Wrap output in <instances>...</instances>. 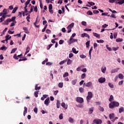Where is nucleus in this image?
<instances>
[{
    "label": "nucleus",
    "instance_id": "9b49d317",
    "mask_svg": "<svg viewBox=\"0 0 124 124\" xmlns=\"http://www.w3.org/2000/svg\"><path fill=\"white\" fill-rule=\"evenodd\" d=\"M88 37V38H90V35L86 33H83L81 34V37Z\"/></svg>",
    "mask_w": 124,
    "mask_h": 124
},
{
    "label": "nucleus",
    "instance_id": "79ce46f5",
    "mask_svg": "<svg viewBox=\"0 0 124 124\" xmlns=\"http://www.w3.org/2000/svg\"><path fill=\"white\" fill-rule=\"evenodd\" d=\"M89 112H90V114H93V108H90Z\"/></svg>",
    "mask_w": 124,
    "mask_h": 124
},
{
    "label": "nucleus",
    "instance_id": "09e8293b",
    "mask_svg": "<svg viewBox=\"0 0 124 124\" xmlns=\"http://www.w3.org/2000/svg\"><path fill=\"white\" fill-rule=\"evenodd\" d=\"M34 96L35 97H38V91H35L34 92Z\"/></svg>",
    "mask_w": 124,
    "mask_h": 124
},
{
    "label": "nucleus",
    "instance_id": "4d7b16f0",
    "mask_svg": "<svg viewBox=\"0 0 124 124\" xmlns=\"http://www.w3.org/2000/svg\"><path fill=\"white\" fill-rule=\"evenodd\" d=\"M93 14H98V13H99V11H98V10H93Z\"/></svg>",
    "mask_w": 124,
    "mask_h": 124
},
{
    "label": "nucleus",
    "instance_id": "37998d69",
    "mask_svg": "<svg viewBox=\"0 0 124 124\" xmlns=\"http://www.w3.org/2000/svg\"><path fill=\"white\" fill-rule=\"evenodd\" d=\"M101 71L103 73H105V72L106 71V67H105L104 68H102L101 69Z\"/></svg>",
    "mask_w": 124,
    "mask_h": 124
},
{
    "label": "nucleus",
    "instance_id": "5701e85b",
    "mask_svg": "<svg viewBox=\"0 0 124 124\" xmlns=\"http://www.w3.org/2000/svg\"><path fill=\"white\" fill-rule=\"evenodd\" d=\"M113 100H114V97L113 96V95H111L110 96V97L108 99V101L110 102H112V101H113Z\"/></svg>",
    "mask_w": 124,
    "mask_h": 124
},
{
    "label": "nucleus",
    "instance_id": "473e14b6",
    "mask_svg": "<svg viewBox=\"0 0 124 124\" xmlns=\"http://www.w3.org/2000/svg\"><path fill=\"white\" fill-rule=\"evenodd\" d=\"M58 86L59 88H62V87H63V83L60 82L58 84Z\"/></svg>",
    "mask_w": 124,
    "mask_h": 124
},
{
    "label": "nucleus",
    "instance_id": "8fccbe9b",
    "mask_svg": "<svg viewBox=\"0 0 124 124\" xmlns=\"http://www.w3.org/2000/svg\"><path fill=\"white\" fill-rule=\"evenodd\" d=\"M108 46H108V45H107L106 46V47L107 49L108 50V51H112V48H111V47H108Z\"/></svg>",
    "mask_w": 124,
    "mask_h": 124
},
{
    "label": "nucleus",
    "instance_id": "0e129e2a",
    "mask_svg": "<svg viewBox=\"0 0 124 124\" xmlns=\"http://www.w3.org/2000/svg\"><path fill=\"white\" fill-rule=\"evenodd\" d=\"M34 11H35V12H37L38 11V9H37V6H35V7H34Z\"/></svg>",
    "mask_w": 124,
    "mask_h": 124
},
{
    "label": "nucleus",
    "instance_id": "4be33fe9",
    "mask_svg": "<svg viewBox=\"0 0 124 124\" xmlns=\"http://www.w3.org/2000/svg\"><path fill=\"white\" fill-rule=\"evenodd\" d=\"M56 106L57 108H60V106H61V103H60V101H59V100H57Z\"/></svg>",
    "mask_w": 124,
    "mask_h": 124
},
{
    "label": "nucleus",
    "instance_id": "338daca9",
    "mask_svg": "<svg viewBox=\"0 0 124 124\" xmlns=\"http://www.w3.org/2000/svg\"><path fill=\"white\" fill-rule=\"evenodd\" d=\"M48 62V59L46 58V60L42 62V64H45V62Z\"/></svg>",
    "mask_w": 124,
    "mask_h": 124
},
{
    "label": "nucleus",
    "instance_id": "603ef678",
    "mask_svg": "<svg viewBox=\"0 0 124 124\" xmlns=\"http://www.w3.org/2000/svg\"><path fill=\"white\" fill-rule=\"evenodd\" d=\"M14 59H15V60H18L19 58H18V57L17 56V54H15L14 56H13Z\"/></svg>",
    "mask_w": 124,
    "mask_h": 124
},
{
    "label": "nucleus",
    "instance_id": "e433bc0d",
    "mask_svg": "<svg viewBox=\"0 0 124 124\" xmlns=\"http://www.w3.org/2000/svg\"><path fill=\"white\" fill-rule=\"evenodd\" d=\"M92 51H93V46H92L89 50V56L90 58L91 59V54H92Z\"/></svg>",
    "mask_w": 124,
    "mask_h": 124
},
{
    "label": "nucleus",
    "instance_id": "f3484780",
    "mask_svg": "<svg viewBox=\"0 0 124 124\" xmlns=\"http://www.w3.org/2000/svg\"><path fill=\"white\" fill-rule=\"evenodd\" d=\"M28 112V108H27V107H24V110L23 112V116H26V114Z\"/></svg>",
    "mask_w": 124,
    "mask_h": 124
},
{
    "label": "nucleus",
    "instance_id": "864d4df0",
    "mask_svg": "<svg viewBox=\"0 0 124 124\" xmlns=\"http://www.w3.org/2000/svg\"><path fill=\"white\" fill-rule=\"evenodd\" d=\"M59 119H60V120H62V119H63V115L62 113H61L59 115Z\"/></svg>",
    "mask_w": 124,
    "mask_h": 124
},
{
    "label": "nucleus",
    "instance_id": "dca6fc26",
    "mask_svg": "<svg viewBox=\"0 0 124 124\" xmlns=\"http://www.w3.org/2000/svg\"><path fill=\"white\" fill-rule=\"evenodd\" d=\"M6 14H7V12H6V13L1 12V13H0V16H4L5 18H6V17H7V15H6Z\"/></svg>",
    "mask_w": 124,
    "mask_h": 124
},
{
    "label": "nucleus",
    "instance_id": "4c0bfd02",
    "mask_svg": "<svg viewBox=\"0 0 124 124\" xmlns=\"http://www.w3.org/2000/svg\"><path fill=\"white\" fill-rule=\"evenodd\" d=\"M76 36V33H74L72 34V36L70 37V40H71L72 39H74L73 38Z\"/></svg>",
    "mask_w": 124,
    "mask_h": 124
},
{
    "label": "nucleus",
    "instance_id": "2eb2a0df",
    "mask_svg": "<svg viewBox=\"0 0 124 124\" xmlns=\"http://www.w3.org/2000/svg\"><path fill=\"white\" fill-rule=\"evenodd\" d=\"M73 27H74V23L73 22L72 23H71L70 25H69L68 26V27H67V29H72V28H73Z\"/></svg>",
    "mask_w": 124,
    "mask_h": 124
},
{
    "label": "nucleus",
    "instance_id": "b1692460",
    "mask_svg": "<svg viewBox=\"0 0 124 124\" xmlns=\"http://www.w3.org/2000/svg\"><path fill=\"white\" fill-rule=\"evenodd\" d=\"M119 68L114 69L111 71V73H115L116 72H118V71H119Z\"/></svg>",
    "mask_w": 124,
    "mask_h": 124
},
{
    "label": "nucleus",
    "instance_id": "5fc2aeb1",
    "mask_svg": "<svg viewBox=\"0 0 124 124\" xmlns=\"http://www.w3.org/2000/svg\"><path fill=\"white\" fill-rule=\"evenodd\" d=\"M86 77V74L84 73L81 75V79H84Z\"/></svg>",
    "mask_w": 124,
    "mask_h": 124
},
{
    "label": "nucleus",
    "instance_id": "423d86ee",
    "mask_svg": "<svg viewBox=\"0 0 124 124\" xmlns=\"http://www.w3.org/2000/svg\"><path fill=\"white\" fill-rule=\"evenodd\" d=\"M93 123L96 124H102V121L101 119H95L93 120Z\"/></svg>",
    "mask_w": 124,
    "mask_h": 124
},
{
    "label": "nucleus",
    "instance_id": "49530a36",
    "mask_svg": "<svg viewBox=\"0 0 124 124\" xmlns=\"http://www.w3.org/2000/svg\"><path fill=\"white\" fill-rule=\"evenodd\" d=\"M88 4H90V5H91L92 6H93V5H94V4H95V3H94V2H90V1H88Z\"/></svg>",
    "mask_w": 124,
    "mask_h": 124
},
{
    "label": "nucleus",
    "instance_id": "f257e3e1",
    "mask_svg": "<svg viewBox=\"0 0 124 124\" xmlns=\"http://www.w3.org/2000/svg\"><path fill=\"white\" fill-rule=\"evenodd\" d=\"M119 106H120V103L116 101L111 102L109 104V107L110 109H114L115 107H119Z\"/></svg>",
    "mask_w": 124,
    "mask_h": 124
},
{
    "label": "nucleus",
    "instance_id": "bf43d9fd",
    "mask_svg": "<svg viewBox=\"0 0 124 124\" xmlns=\"http://www.w3.org/2000/svg\"><path fill=\"white\" fill-rule=\"evenodd\" d=\"M81 24L83 25V26H87V22L86 21H82L81 22Z\"/></svg>",
    "mask_w": 124,
    "mask_h": 124
},
{
    "label": "nucleus",
    "instance_id": "cd10ccee",
    "mask_svg": "<svg viewBox=\"0 0 124 124\" xmlns=\"http://www.w3.org/2000/svg\"><path fill=\"white\" fill-rule=\"evenodd\" d=\"M123 38H119L118 39H116V42H123Z\"/></svg>",
    "mask_w": 124,
    "mask_h": 124
},
{
    "label": "nucleus",
    "instance_id": "774afa93",
    "mask_svg": "<svg viewBox=\"0 0 124 124\" xmlns=\"http://www.w3.org/2000/svg\"><path fill=\"white\" fill-rule=\"evenodd\" d=\"M33 8H34V6H31L30 9V12H32L33 11Z\"/></svg>",
    "mask_w": 124,
    "mask_h": 124
},
{
    "label": "nucleus",
    "instance_id": "39448f33",
    "mask_svg": "<svg viewBox=\"0 0 124 124\" xmlns=\"http://www.w3.org/2000/svg\"><path fill=\"white\" fill-rule=\"evenodd\" d=\"M77 41H78V39H72L71 40H70V39L67 41V43H68L69 45H71V44H72V43H74V42H77Z\"/></svg>",
    "mask_w": 124,
    "mask_h": 124
},
{
    "label": "nucleus",
    "instance_id": "72a5a7b5",
    "mask_svg": "<svg viewBox=\"0 0 124 124\" xmlns=\"http://www.w3.org/2000/svg\"><path fill=\"white\" fill-rule=\"evenodd\" d=\"M76 83H77V79H74L72 81V85H76Z\"/></svg>",
    "mask_w": 124,
    "mask_h": 124
},
{
    "label": "nucleus",
    "instance_id": "6e6552de",
    "mask_svg": "<svg viewBox=\"0 0 124 124\" xmlns=\"http://www.w3.org/2000/svg\"><path fill=\"white\" fill-rule=\"evenodd\" d=\"M53 8V6L52 5V4H50L48 6V9H49V12L51 14H53L54 13V11H53V10H52Z\"/></svg>",
    "mask_w": 124,
    "mask_h": 124
},
{
    "label": "nucleus",
    "instance_id": "c85d7f7f",
    "mask_svg": "<svg viewBox=\"0 0 124 124\" xmlns=\"http://www.w3.org/2000/svg\"><path fill=\"white\" fill-rule=\"evenodd\" d=\"M84 88H83V87H80L79 88V91L80 92V93H84Z\"/></svg>",
    "mask_w": 124,
    "mask_h": 124
},
{
    "label": "nucleus",
    "instance_id": "ddd939ff",
    "mask_svg": "<svg viewBox=\"0 0 124 124\" xmlns=\"http://www.w3.org/2000/svg\"><path fill=\"white\" fill-rule=\"evenodd\" d=\"M93 34L95 37H96V38H98L99 39L100 38V35L99 34H97V33L95 32H93Z\"/></svg>",
    "mask_w": 124,
    "mask_h": 124
},
{
    "label": "nucleus",
    "instance_id": "7c9ffc66",
    "mask_svg": "<svg viewBox=\"0 0 124 124\" xmlns=\"http://www.w3.org/2000/svg\"><path fill=\"white\" fill-rule=\"evenodd\" d=\"M17 9H18V7H16L15 8H14V9L12 11V13H15L16 11H17Z\"/></svg>",
    "mask_w": 124,
    "mask_h": 124
},
{
    "label": "nucleus",
    "instance_id": "0eeeda50",
    "mask_svg": "<svg viewBox=\"0 0 124 124\" xmlns=\"http://www.w3.org/2000/svg\"><path fill=\"white\" fill-rule=\"evenodd\" d=\"M106 81V79L105 78L101 77L98 79V82L99 83H101V84L104 83Z\"/></svg>",
    "mask_w": 124,
    "mask_h": 124
},
{
    "label": "nucleus",
    "instance_id": "c756f323",
    "mask_svg": "<svg viewBox=\"0 0 124 124\" xmlns=\"http://www.w3.org/2000/svg\"><path fill=\"white\" fill-rule=\"evenodd\" d=\"M67 62V60H66L62 61L60 62L59 64H60V65H62V64H63V63H65V62Z\"/></svg>",
    "mask_w": 124,
    "mask_h": 124
},
{
    "label": "nucleus",
    "instance_id": "e2e57ef3",
    "mask_svg": "<svg viewBox=\"0 0 124 124\" xmlns=\"http://www.w3.org/2000/svg\"><path fill=\"white\" fill-rule=\"evenodd\" d=\"M108 86H109V87H110V88H114V85H113L111 83H108Z\"/></svg>",
    "mask_w": 124,
    "mask_h": 124
},
{
    "label": "nucleus",
    "instance_id": "20e7f679",
    "mask_svg": "<svg viewBox=\"0 0 124 124\" xmlns=\"http://www.w3.org/2000/svg\"><path fill=\"white\" fill-rule=\"evenodd\" d=\"M76 100L77 102H78V103H83L84 102V99L82 97H77V98L76 99Z\"/></svg>",
    "mask_w": 124,
    "mask_h": 124
},
{
    "label": "nucleus",
    "instance_id": "f8f14e48",
    "mask_svg": "<svg viewBox=\"0 0 124 124\" xmlns=\"http://www.w3.org/2000/svg\"><path fill=\"white\" fill-rule=\"evenodd\" d=\"M117 1L116 2V4H123L124 3V0H117Z\"/></svg>",
    "mask_w": 124,
    "mask_h": 124
},
{
    "label": "nucleus",
    "instance_id": "3c124183",
    "mask_svg": "<svg viewBox=\"0 0 124 124\" xmlns=\"http://www.w3.org/2000/svg\"><path fill=\"white\" fill-rule=\"evenodd\" d=\"M68 75H69L68 73L66 72V73H65V74H63V77L64 78H65V77H67V76H68Z\"/></svg>",
    "mask_w": 124,
    "mask_h": 124
},
{
    "label": "nucleus",
    "instance_id": "4468645a",
    "mask_svg": "<svg viewBox=\"0 0 124 124\" xmlns=\"http://www.w3.org/2000/svg\"><path fill=\"white\" fill-rule=\"evenodd\" d=\"M109 118L110 120H113L115 118V114L111 113L109 115Z\"/></svg>",
    "mask_w": 124,
    "mask_h": 124
},
{
    "label": "nucleus",
    "instance_id": "f03ea898",
    "mask_svg": "<svg viewBox=\"0 0 124 124\" xmlns=\"http://www.w3.org/2000/svg\"><path fill=\"white\" fill-rule=\"evenodd\" d=\"M93 98V93L92 92H88V95L86 97V100L87 103H90V100Z\"/></svg>",
    "mask_w": 124,
    "mask_h": 124
},
{
    "label": "nucleus",
    "instance_id": "bb28decb",
    "mask_svg": "<svg viewBox=\"0 0 124 124\" xmlns=\"http://www.w3.org/2000/svg\"><path fill=\"white\" fill-rule=\"evenodd\" d=\"M9 36V35H7V34L5 36L6 39L5 40V41L6 42V43H8V40H9V39H8Z\"/></svg>",
    "mask_w": 124,
    "mask_h": 124
},
{
    "label": "nucleus",
    "instance_id": "a211bd4d",
    "mask_svg": "<svg viewBox=\"0 0 124 124\" xmlns=\"http://www.w3.org/2000/svg\"><path fill=\"white\" fill-rule=\"evenodd\" d=\"M30 50H31V48L30 47V46H27L26 49V52H25V55H27V54H28V53L30 52Z\"/></svg>",
    "mask_w": 124,
    "mask_h": 124
},
{
    "label": "nucleus",
    "instance_id": "f704fd0d",
    "mask_svg": "<svg viewBox=\"0 0 124 124\" xmlns=\"http://www.w3.org/2000/svg\"><path fill=\"white\" fill-rule=\"evenodd\" d=\"M31 19V15H29L27 17H26V19L28 22H30V19Z\"/></svg>",
    "mask_w": 124,
    "mask_h": 124
},
{
    "label": "nucleus",
    "instance_id": "9d476101",
    "mask_svg": "<svg viewBox=\"0 0 124 124\" xmlns=\"http://www.w3.org/2000/svg\"><path fill=\"white\" fill-rule=\"evenodd\" d=\"M22 29L23 31H24V32H25V33H30V31H29L28 27H24Z\"/></svg>",
    "mask_w": 124,
    "mask_h": 124
},
{
    "label": "nucleus",
    "instance_id": "680f3d73",
    "mask_svg": "<svg viewBox=\"0 0 124 124\" xmlns=\"http://www.w3.org/2000/svg\"><path fill=\"white\" fill-rule=\"evenodd\" d=\"M38 109L37 108H34L33 109V111L34 112V113H35V114H37V111H38Z\"/></svg>",
    "mask_w": 124,
    "mask_h": 124
},
{
    "label": "nucleus",
    "instance_id": "412c9836",
    "mask_svg": "<svg viewBox=\"0 0 124 124\" xmlns=\"http://www.w3.org/2000/svg\"><path fill=\"white\" fill-rule=\"evenodd\" d=\"M68 121L70 123H71V124H73V123H74V119H73L71 117H69L68 119Z\"/></svg>",
    "mask_w": 124,
    "mask_h": 124
},
{
    "label": "nucleus",
    "instance_id": "a18cd8bd",
    "mask_svg": "<svg viewBox=\"0 0 124 124\" xmlns=\"http://www.w3.org/2000/svg\"><path fill=\"white\" fill-rule=\"evenodd\" d=\"M17 50V48H15L13 49L11 51V54H13L15 52H16V50Z\"/></svg>",
    "mask_w": 124,
    "mask_h": 124
},
{
    "label": "nucleus",
    "instance_id": "c9c22d12",
    "mask_svg": "<svg viewBox=\"0 0 124 124\" xmlns=\"http://www.w3.org/2000/svg\"><path fill=\"white\" fill-rule=\"evenodd\" d=\"M124 107H121V108H119V112L122 113V112H124Z\"/></svg>",
    "mask_w": 124,
    "mask_h": 124
},
{
    "label": "nucleus",
    "instance_id": "6e6d98bb",
    "mask_svg": "<svg viewBox=\"0 0 124 124\" xmlns=\"http://www.w3.org/2000/svg\"><path fill=\"white\" fill-rule=\"evenodd\" d=\"M46 33H47L48 34H50V33H51V30H49V29H47L46 31Z\"/></svg>",
    "mask_w": 124,
    "mask_h": 124
},
{
    "label": "nucleus",
    "instance_id": "13d9d810",
    "mask_svg": "<svg viewBox=\"0 0 124 124\" xmlns=\"http://www.w3.org/2000/svg\"><path fill=\"white\" fill-rule=\"evenodd\" d=\"M53 46V44H50L48 46L46 47L47 50H49V49L51 48V46Z\"/></svg>",
    "mask_w": 124,
    "mask_h": 124
},
{
    "label": "nucleus",
    "instance_id": "aec40b11",
    "mask_svg": "<svg viewBox=\"0 0 124 124\" xmlns=\"http://www.w3.org/2000/svg\"><path fill=\"white\" fill-rule=\"evenodd\" d=\"M4 20H5V16H2L0 18V23H2Z\"/></svg>",
    "mask_w": 124,
    "mask_h": 124
},
{
    "label": "nucleus",
    "instance_id": "6ab92c4d",
    "mask_svg": "<svg viewBox=\"0 0 124 124\" xmlns=\"http://www.w3.org/2000/svg\"><path fill=\"white\" fill-rule=\"evenodd\" d=\"M40 89H41V87H40V86L38 87V84H36V85L35 86V90L36 91H39V90H40Z\"/></svg>",
    "mask_w": 124,
    "mask_h": 124
},
{
    "label": "nucleus",
    "instance_id": "2f4dec72",
    "mask_svg": "<svg viewBox=\"0 0 124 124\" xmlns=\"http://www.w3.org/2000/svg\"><path fill=\"white\" fill-rule=\"evenodd\" d=\"M71 62H72V61H71V60L70 59L68 60L67 62V65H69L70 64H71Z\"/></svg>",
    "mask_w": 124,
    "mask_h": 124
},
{
    "label": "nucleus",
    "instance_id": "a19ab883",
    "mask_svg": "<svg viewBox=\"0 0 124 124\" xmlns=\"http://www.w3.org/2000/svg\"><path fill=\"white\" fill-rule=\"evenodd\" d=\"M86 45L87 48H89V47H90V41H88L86 43Z\"/></svg>",
    "mask_w": 124,
    "mask_h": 124
},
{
    "label": "nucleus",
    "instance_id": "7ed1b4c3",
    "mask_svg": "<svg viewBox=\"0 0 124 124\" xmlns=\"http://www.w3.org/2000/svg\"><path fill=\"white\" fill-rule=\"evenodd\" d=\"M85 87H87L88 88H91V87H93V83L91 81H89V82L86 83H83V88H85Z\"/></svg>",
    "mask_w": 124,
    "mask_h": 124
},
{
    "label": "nucleus",
    "instance_id": "a878e982",
    "mask_svg": "<svg viewBox=\"0 0 124 124\" xmlns=\"http://www.w3.org/2000/svg\"><path fill=\"white\" fill-rule=\"evenodd\" d=\"M118 78H119V79H124V75H123V74H119L118 75Z\"/></svg>",
    "mask_w": 124,
    "mask_h": 124
},
{
    "label": "nucleus",
    "instance_id": "052dcab7",
    "mask_svg": "<svg viewBox=\"0 0 124 124\" xmlns=\"http://www.w3.org/2000/svg\"><path fill=\"white\" fill-rule=\"evenodd\" d=\"M118 35V33L117 32H115L113 34V37L115 39H116V38H117V36Z\"/></svg>",
    "mask_w": 124,
    "mask_h": 124
},
{
    "label": "nucleus",
    "instance_id": "ea45409f",
    "mask_svg": "<svg viewBox=\"0 0 124 124\" xmlns=\"http://www.w3.org/2000/svg\"><path fill=\"white\" fill-rule=\"evenodd\" d=\"M47 24H46L45 26L44 29L42 30V32H44V31H46V29H47Z\"/></svg>",
    "mask_w": 124,
    "mask_h": 124
},
{
    "label": "nucleus",
    "instance_id": "58836bf2",
    "mask_svg": "<svg viewBox=\"0 0 124 124\" xmlns=\"http://www.w3.org/2000/svg\"><path fill=\"white\" fill-rule=\"evenodd\" d=\"M98 109L99 110L101 111V112H104V108H103V107H101L100 106L99 107Z\"/></svg>",
    "mask_w": 124,
    "mask_h": 124
},
{
    "label": "nucleus",
    "instance_id": "393cba45",
    "mask_svg": "<svg viewBox=\"0 0 124 124\" xmlns=\"http://www.w3.org/2000/svg\"><path fill=\"white\" fill-rule=\"evenodd\" d=\"M72 50L73 53H74V54H78V52H79V51H76V49L74 47H73Z\"/></svg>",
    "mask_w": 124,
    "mask_h": 124
},
{
    "label": "nucleus",
    "instance_id": "de8ad7c7",
    "mask_svg": "<svg viewBox=\"0 0 124 124\" xmlns=\"http://www.w3.org/2000/svg\"><path fill=\"white\" fill-rule=\"evenodd\" d=\"M6 49H7V47L6 46H1L0 48V50H6Z\"/></svg>",
    "mask_w": 124,
    "mask_h": 124
},
{
    "label": "nucleus",
    "instance_id": "1a4fd4ad",
    "mask_svg": "<svg viewBox=\"0 0 124 124\" xmlns=\"http://www.w3.org/2000/svg\"><path fill=\"white\" fill-rule=\"evenodd\" d=\"M49 101H50V98L47 97L44 102L45 104L46 105V106H49Z\"/></svg>",
    "mask_w": 124,
    "mask_h": 124
},
{
    "label": "nucleus",
    "instance_id": "c03bdc74",
    "mask_svg": "<svg viewBox=\"0 0 124 124\" xmlns=\"http://www.w3.org/2000/svg\"><path fill=\"white\" fill-rule=\"evenodd\" d=\"M87 15H93V12H92V11H88L87 12Z\"/></svg>",
    "mask_w": 124,
    "mask_h": 124
},
{
    "label": "nucleus",
    "instance_id": "69168bd1",
    "mask_svg": "<svg viewBox=\"0 0 124 124\" xmlns=\"http://www.w3.org/2000/svg\"><path fill=\"white\" fill-rule=\"evenodd\" d=\"M16 19V16H13L11 18V20L12 21V22H13L14 21H15V19Z\"/></svg>",
    "mask_w": 124,
    "mask_h": 124
}]
</instances>
